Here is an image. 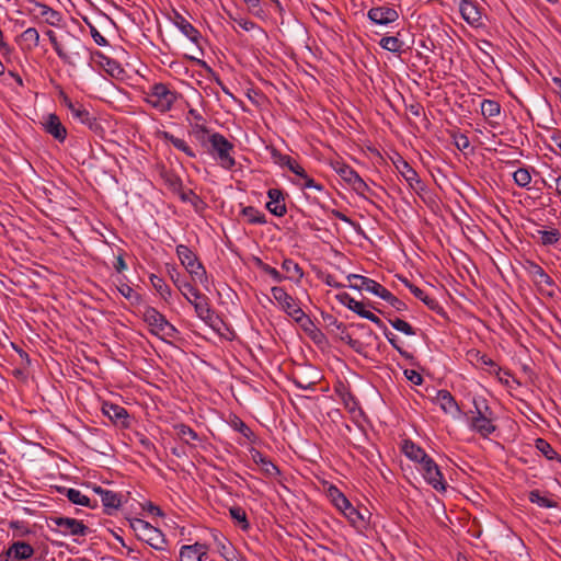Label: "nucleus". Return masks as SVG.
Masks as SVG:
<instances>
[{"instance_id":"29","label":"nucleus","mask_w":561,"mask_h":561,"mask_svg":"<svg viewBox=\"0 0 561 561\" xmlns=\"http://www.w3.org/2000/svg\"><path fill=\"white\" fill-rule=\"evenodd\" d=\"M161 136L165 141L170 142L174 148L182 151L187 157L196 158L195 151L187 145V142L184 139L175 137L169 131H162Z\"/></svg>"},{"instance_id":"36","label":"nucleus","mask_w":561,"mask_h":561,"mask_svg":"<svg viewBox=\"0 0 561 561\" xmlns=\"http://www.w3.org/2000/svg\"><path fill=\"white\" fill-rule=\"evenodd\" d=\"M535 447L539 450L547 459L553 460L557 459L561 462V457L554 450V448L543 438H537L535 440Z\"/></svg>"},{"instance_id":"60","label":"nucleus","mask_w":561,"mask_h":561,"mask_svg":"<svg viewBox=\"0 0 561 561\" xmlns=\"http://www.w3.org/2000/svg\"><path fill=\"white\" fill-rule=\"evenodd\" d=\"M404 375L413 385L419 386L423 382L422 375L413 369H405Z\"/></svg>"},{"instance_id":"19","label":"nucleus","mask_w":561,"mask_h":561,"mask_svg":"<svg viewBox=\"0 0 561 561\" xmlns=\"http://www.w3.org/2000/svg\"><path fill=\"white\" fill-rule=\"evenodd\" d=\"M270 202L266 203L267 210L277 217H283L287 213L284 194L278 188H270L267 191Z\"/></svg>"},{"instance_id":"1","label":"nucleus","mask_w":561,"mask_h":561,"mask_svg":"<svg viewBox=\"0 0 561 561\" xmlns=\"http://www.w3.org/2000/svg\"><path fill=\"white\" fill-rule=\"evenodd\" d=\"M180 94L168 84L158 82L149 87L145 92V102L159 113L171 111Z\"/></svg>"},{"instance_id":"52","label":"nucleus","mask_w":561,"mask_h":561,"mask_svg":"<svg viewBox=\"0 0 561 561\" xmlns=\"http://www.w3.org/2000/svg\"><path fill=\"white\" fill-rule=\"evenodd\" d=\"M21 38L24 41V42H27L30 45H28V48H33V47H36L38 46L39 44V33L38 31L35 28V27H28L26 28L22 34H21Z\"/></svg>"},{"instance_id":"16","label":"nucleus","mask_w":561,"mask_h":561,"mask_svg":"<svg viewBox=\"0 0 561 561\" xmlns=\"http://www.w3.org/2000/svg\"><path fill=\"white\" fill-rule=\"evenodd\" d=\"M459 10L463 20L472 26L481 25L482 12L479 4L473 0H462Z\"/></svg>"},{"instance_id":"45","label":"nucleus","mask_w":561,"mask_h":561,"mask_svg":"<svg viewBox=\"0 0 561 561\" xmlns=\"http://www.w3.org/2000/svg\"><path fill=\"white\" fill-rule=\"evenodd\" d=\"M474 407V415L472 417H489L493 416V411L488 405V402L484 398H474L473 399Z\"/></svg>"},{"instance_id":"8","label":"nucleus","mask_w":561,"mask_h":561,"mask_svg":"<svg viewBox=\"0 0 561 561\" xmlns=\"http://www.w3.org/2000/svg\"><path fill=\"white\" fill-rule=\"evenodd\" d=\"M59 96L61 99V103L70 111L75 119L88 126L89 129L93 131L101 130V124L96 117L91 115L82 104L73 103L64 91H60Z\"/></svg>"},{"instance_id":"20","label":"nucleus","mask_w":561,"mask_h":561,"mask_svg":"<svg viewBox=\"0 0 561 561\" xmlns=\"http://www.w3.org/2000/svg\"><path fill=\"white\" fill-rule=\"evenodd\" d=\"M44 130L57 141L64 142L67 138V129L56 114H49L43 123Z\"/></svg>"},{"instance_id":"18","label":"nucleus","mask_w":561,"mask_h":561,"mask_svg":"<svg viewBox=\"0 0 561 561\" xmlns=\"http://www.w3.org/2000/svg\"><path fill=\"white\" fill-rule=\"evenodd\" d=\"M434 402L439 404L440 409L447 414L453 416H458L461 414V410L456 399L448 390H438L436 392Z\"/></svg>"},{"instance_id":"56","label":"nucleus","mask_w":561,"mask_h":561,"mask_svg":"<svg viewBox=\"0 0 561 561\" xmlns=\"http://www.w3.org/2000/svg\"><path fill=\"white\" fill-rule=\"evenodd\" d=\"M248 7V10L257 18H264L265 12L261 7L260 0H243Z\"/></svg>"},{"instance_id":"23","label":"nucleus","mask_w":561,"mask_h":561,"mask_svg":"<svg viewBox=\"0 0 561 561\" xmlns=\"http://www.w3.org/2000/svg\"><path fill=\"white\" fill-rule=\"evenodd\" d=\"M207 554L206 545L196 542L191 546H183L180 550V561H203Z\"/></svg>"},{"instance_id":"4","label":"nucleus","mask_w":561,"mask_h":561,"mask_svg":"<svg viewBox=\"0 0 561 561\" xmlns=\"http://www.w3.org/2000/svg\"><path fill=\"white\" fill-rule=\"evenodd\" d=\"M129 526L139 540L145 541L156 550L164 549L167 540L159 528L140 518L129 519Z\"/></svg>"},{"instance_id":"38","label":"nucleus","mask_w":561,"mask_h":561,"mask_svg":"<svg viewBox=\"0 0 561 561\" xmlns=\"http://www.w3.org/2000/svg\"><path fill=\"white\" fill-rule=\"evenodd\" d=\"M282 268L288 274L289 279L300 280L304 276L302 268L291 259H285L282 263Z\"/></svg>"},{"instance_id":"30","label":"nucleus","mask_w":561,"mask_h":561,"mask_svg":"<svg viewBox=\"0 0 561 561\" xmlns=\"http://www.w3.org/2000/svg\"><path fill=\"white\" fill-rule=\"evenodd\" d=\"M64 490L66 491L67 499L71 503L77 504V505H81V506H87V507H90V508L98 507V502L96 501H91L87 495L82 494L79 490H77V489H65V488H64Z\"/></svg>"},{"instance_id":"57","label":"nucleus","mask_w":561,"mask_h":561,"mask_svg":"<svg viewBox=\"0 0 561 561\" xmlns=\"http://www.w3.org/2000/svg\"><path fill=\"white\" fill-rule=\"evenodd\" d=\"M104 62L102 64V66L104 67V69L111 75V76H115V73H121L123 70L122 68L119 67V65L111 59V58H107L105 56H102Z\"/></svg>"},{"instance_id":"7","label":"nucleus","mask_w":561,"mask_h":561,"mask_svg":"<svg viewBox=\"0 0 561 561\" xmlns=\"http://www.w3.org/2000/svg\"><path fill=\"white\" fill-rule=\"evenodd\" d=\"M176 254L182 265L186 268V271L192 275V277L195 280H199L202 284L205 280H207V275L204 266L188 247L184 244H179L176 247Z\"/></svg>"},{"instance_id":"43","label":"nucleus","mask_w":561,"mask_h":561,"mask_svg":"<svg viewBox=\"0 0 561 561\" xmlns=\"http://www.w3.org/2000/svg\"><path fill=\"white\" fill-rule=\"evenodd\" d=\"M379 45L381 48L391 51V53H401L403 47V42L400 41L397 36H385L379 41Z\"/></svg>"},{"instance_id":"35","label":"nucleus","mask_w":561,"mask_h":561,"mask_svg":"<svg viewBox=\"0 0 561 561\" xmlns=\"http://www.w3.org/2000/svg\"><path fill=\"white\" fill-rule=\"evenodd\" d=\"M171 277L174 285L179 288V290L187 299V301H191L192 298H198L199 290L196 287H194L191 283L180 279L179 275L176 277L172 275Z\"/></svg>"},{"instance_id":"10","label":"nucleus","mask_w":561,"mask_h":561,"mask_svg":"<svg viewBox=\"0 0 561 561\" xmlns=\"http://www.w3.org/2000/svg\"><path fill=\"white\" fill-rule=\"evenodd\" d=\"M528 273L542 295L549 298L554 297V282L539 264L529 262Z\"/></svg>"},{"instance_id":"9","label":"nucleus","mask_w":561,"mask_h":561,"mask_svg":"<svg viewBox=\"0 0 561 561\" xmlns=\"http://www.w3.org/2000/svg\"><path fill=\"white\" fill-rule=\"evenodd\" d=\"M49 523L57 527L56 529L51 528V530L58 531L62 536H85L89 533V527L76 518L51 516Z\"/></svg>"},{"instance_id":"42","label":"nucleus","mask_w":561,"mask_h":561,"mask_svg":"<svg viewBox=\"0 0 561 561\" xmlns=\"http://www.w3.org/2000/svg\"><path fill=\"white\" fill-rule=\"evenodd\" d=\"M46 35L48 36L49 38V42L54 48V50L56 51L57 56L65 62V64H68V65H72L73 62L70 60V57L69 55L64 50L62 46L60 45V43L58 42L57 37H56V34L51 31V30H48L46 32Z\"/></svg>"},{"instance_id":"5","label":"nucleus","mask_w":561,"mask_h":561,"mask_svg":"<svg viewBox=\"0 0 561 561\" xmlns=\"http://www.w3.org/2000/svg\"><path fill=\"white\" fill-rule=\"evenodd\" d=\"M272 296L282 309L291 317L297 323H311L309 317L298 306L294 297H291L283 287H272Z\"/></svg>"},{"instance_id":"50","label":"nucleus","mask_w":561,"mask_h":561,"mask_svg":"<svg viewBox=\"0 0 561 561\" xmlns=\"http://www.w3.org/2000/svg\"><path fill=\"white\" fill-rule=\"evenodd\" d=\"M180 198L182 202L191 203L196 210H199L204 205L201 197L196 195L192 190L181 191Z\"/></svg>"},{"instance_id":"2","label":"nucleus","mask_w":561,"mask_h":561,"mask_svg":"<svg viewBox=\"0 0 561 561\" xmlns=\"http://www.w3.org/2000/svg\"><path fill=\"white\" fill-rule=\"evenodd\" d=\"M141 318L148 324L150 333L162 340L165 337L174 339L179 333L176 328L151 306H145Z\"/></svg>"},{"instance_id":"3","label":"nucleus","mask_w":561,"mask_h":561,"mask_svg":"<svg viewBox=\"0 0 561 561\" xmlns=\"http://www.w3.org/2000/svg\"><path fill=\"white\" fill-rule=\"evenodd\" d=\"M208 142L210 144L209 152L217 159L219 165L226 170H232L236 167L234 145L220 133L209 135Z\"/></svg>"},{"instance_id":"58","label":"nucleus","mask_w":561,"mask_h":561,"mask_svg":"<svg viewBox=\"0 0 561 561\" xmlns=\"http://www.w3.org/2000/svg\"><path fill=\"white\" fill-rule=\"evenodd\" d=\"M351 186L353 187V190L358 194V195H362V196H365V194L367 192H370V188L369 186L365 183V181L358 176L355 181H353V183L351 184Z\"/></svg>"},{"instance_id":"31","label":"nucleus","mask_w":561,"mask_h":561,"mask_svg":"<svg viewBox=\"0 0 561 561\" xmlns=\"http://www.w3.org/2000/svg\"><path fill=\"white\" fill-rule=\"evenodd\" d=\"M101 501L104 506L105 514L111 515L113 510H117L121 506L122 495L107 490V492H103Z\"/></svg>"},{"instance_id":"64","label":"nucleus","mask_w":561,"mask_h":561,"mask_svg":"<svg viewBox=\"0 0 561 561\" xmlns=\"http://www.w3.org/2000/svg\"><path fill=\"white\" fill-rule=\"evenodd\" d=\"M167 180V183L169 184V186L174 191H181V187H182V181L179 176L174 175V174H170L165 178Z\"/></svg>"},{"instance_id":"15","label":"nucleus","mask_w":561,"mask_h":561,"mask_svg":"<svg viewBox=\"0 0 561 561\" xmlns=\"http://www.w3.org/2000/svg\"><path fill=\"white\" fill-rule=\"evenodd\" d=\"M34 554V548L25 541L13 542L5 553L4 561H26Z\"/></svg>"},{"instance_id":"41","label":"nucleus","mask_w":561,"mask_h":561,"mask_svg":"<svg viewBox=\"0 0 561 561\" xmlns=\"http://www.w3.org/2000/svg\"><path fill=\"white\" fill-rule=\"evenodd\" d=\"M341 512L353 526L363 527L365 525L364 516L351 504V502L348 503V507L343 508Z\"/></svg>"},{"instance_id":"46","label":"nucleus","mask_w":561,"mask_h":561,"mask_svg":"<svg viewBox=\"0 0 561 561\" xmlns=\"http://www.w3.org/2000/svg\"><path fill=\"white\" fill-rule=\"evenodd\" d=\"M150 282L160 296L168 301L171 297V288L165 284V282L156 275H151Z\"/></svg>"},{"instance_id":"33","label":"nucleus","mask_w":561,"mask_h":561,"mask_svg":"<svg viewBox=\"0 0 561 561\" xmlns=\"http://www.w3.org/2000/svg\"><path fill=\"white\" fill-rule=\"evenodd\" d=\"M327 495L339 511L348 507L350 501L335 485H329L327 489Z\"/></svg>"},{"instance_id":"40","label":"nucleus","mask_w":561,"mask_h":561,"mask_svg":"<svg viewBox=\"0 0 561 561\" xmlns=\"http://www.w3.org/2000/svg\"><path fill=\"white\" fill-rule=\"evenodd\" d=\"M528 499L531 503L537 504L540 507L554 508L558 503L551 499L542 496L539 490H533L528 494Z\"/></svg>"},{"instance_id":"14","label":"nucleus","mask_w":561,"mask_h":561,"mask_svg":"<svg viewBox=\"0 0 561 561\" xmlns=\"http://www.w3.org/2000/svg\"><path fill=\"white\" fill-rule=\"evenodd\" d=\"M30 4H31L30 11L34 12V13L36 12L38 14V16L44 19V21L47 24L56 26L61 22V20H62L61 13L54 10L53 8L48 7L47 4H44V3L35 1V0L30 1Z\"/></svg>"},{"instance_id":"25","label":"nucleus","mask_w":561,"mask_h":561,"mask_svg":"<svg viewBox=\"0 0 561 561\" xmlns=\"http://www.w3.org/2000/svg\"><path fill=\"white\" fill-rule=\"evenodd\" d=\"M272 156L276 163H278L282 167H287L298 178L306 176L305 169L290 156L282 154L276 149L272 151Z\"/></svg>"},{"instance_id":"17","label":"nucleus","mask_w":561,"mask_h":561,"mask_svg":"<svg viewBox=\"0 0 561 561\" xmlns=\"http://www.w3.org/2000/svg\"><path fill=\"white\" fill-rule=\"evenodd\" d=\"M188 302L194 306L195 312L201 320L213 325L215 312L210 308L208 298L205 295L199 291L198 298H192Z\"/></svg>"},{"instance_id":"49","label":"nucleus","mask_w":561,"mask_h":561,"mask_svg":"<svg viewBox=\"0 0 561 561\" xmlns=\"http://www.w3.org/2000/svg\"><path fill=\"white\" fill-rule=\"evenodd\" d=\"M175 428L178 431L179 438L186 444H190L191 440L198 439L197 433L185 424H180Z\"/></svg>"},{"instance_id":"59","label":"nucleus","mask_w":561,"mask_h":561,"mask_svg":"<svg viewBox=\"0 0 561 561\" xmlns=\"http://www.w3.org/2000/svg\"><path fill=\"white\" fill-rule=\"evenodd\" d=\"M119 293L127 299L131 300L133 298L138 299L139 295L135 293V290L127 284H122L118 287Z\"/></svg>"},{"instance_id":"22","label":"nucleus","mask_w":561,"mask_h":561,"mask_svg":"<svg viewBox=\"0 0 561 561\" xmlns=\"http://www.w3.org/2000/svg\"><path fill=\"white\" fill-rule=\"evenodd\" d=\"M252 460L261 467L262 472L268 477L274 478L279 476L280 471L276 465L272 462L266 456H264L257 449H252L250 451Z\"/></svg>"},{"instance_id":"48","label":"nucleus","mask_w":561,"mask_h":561,"mask_svg":"<svg viewBox=\"0 0 561 561\" xmlns=\"http://www.w3.org/2000/svg\"><path fill=\"white\" fill-rule=\"evenodd\" d=\"M335 170L337 174L350 185L359 176L353 168L344 163L339 164Z\"/></svg>"},{"instance_id":"26","label":"nucleus","mask_w":561,"mask_h":561,"mask_svg":"<svg viewBox=\"0 0 561 561\" xmlns=\"http://www.w3.org/2000/svg\"><path fill=\"white\" fill-rule=\"evenodd\" d=\"M402 453L412 461L417 462L420 466L425 462L430 456L420 446L415 445L412 440L407 439L402 445Z\"/></svg>"},{"instance_id":"11","label":"nucleus","mask_w":561,"mask_h":561,"mask_svg":"<svg viewBox=\"0 0 561 561\" xmlns=\"http://www.w3.org/2000/svg\"><path fill=\"white\" fill-rule=\"evenodd\" d=\"M425 481L431 484L436 491H445L446 483L436 462L430 457L419 468Z\"/></svg>"},{"instance_id":"53","label":"nucleus","mask_w":561,"mask_h":561,"mask_svg":"<svg viewBox=\"0 0 561 561\" xmlns=\"http://www.w3.org/2000/svg\"><path fill=\"white\" fill-rule=\"evenodd\" d=\"M450 137L453 138V142L458 150L465 152L470 147V140L465 134L450 131Z\"/></svg>"},{"instance_id":"34","label":"nucleus","mask_w":561,"mask_h":561,"mask_svg":"<svg viewBox=\"0 0 561 561\" xmlns=\"http://www.w3.org/2000/svg\"><path fill=\"white\" fill-rule=\"evenodd\" d=\"M241 215L251 225H265L267 222L265 215L253 206L243 207Z\"/></svg>"},{"instance_id":"62","label":"nucleus","mask_w":561,"mask_h":561,"mask_svg":"<svg viewBox=\"0 0 561 561\" xmlns=\"http://www.w3.org/2000/svg\"><path fill=\"white\" fill-rule=\"evenodd\" d=\"M551 146L554 148V151L561 156V131L554 130L550 136Z\"/></svg>"},{"instance_id":"12","label":"nucleus","mask_w":561,"mask_h":561,"mask_svg":"<svg viewBox=\"0 0 561 561\" xmlns=\"http://www.w3.org/2000/svg\"><path fill=\"white\" fill-rule=\"evenodd\" d=\"M394 165L412 190L417 193L424 191V183L421 181L419 174L402 157L398 158Z\"/></svg>"},{"instance_id":"32","label":"nucleus","mask_w":561,"mask_h":561,"mask_svg":"<svg viewBox=\"0 0 561 561\" xmlns=\"http://www.w3.org/2000/svg\"><path fill=\"white\" fill-rule=\"evenodd\" d=\"M350 310H352L353 312L357 313L359 317L374 322L379 328H383V322L375 313H373L371 311L367 310L365 308V304L364 302L354 300L352 306H351V308H350Z\"/></svg>"},{"instance_id":"27","label":"nucleus","mask_w":561,"mask_h":561,"mask_svg":"<svg viewBox=\"0 0 561 561\" xmlns=\"http://www.w3.org/2000/svg\"><path fill=\"white\" fill-rule=\"evenodd\" d=\"M173 22L188 39L197 43L199 32L182 14L174 12Z\"/></svg>"},{"instance_id":"51","label":"nucleus","mask_w":561,"mask_h":561,"mask_svg":"<svg viewBox=\"0 0 561 561\" xmlns=\"http://www.w3.org/2000/svg\"><path fill=\"white\" fill-rule=\"evenodd\" d=\"M513 179L518 186L526 187L531 181V175L528 169L519 168L513 173Z\"/></svg>"},{"instance_id":"13","label":"nucleus","mask_w":561,"mask_h":561,"mask_svg":"<svg viewBox=\"0 0 561 561\" xmlns=\"http://www.w3.org/2000/svg\"><path fill=\"white\" fill-rule=\"evenodd\" d=\"M367 16L376 24L387 25L397 21L399 19V13L393 8L379 5L371 8L368 11Z\"/></svg>"},{"instance_id":"39","label":"nucleus","mask_w":561,"mask_h":561,"mask_svg":"<svg viewBox=\"0 0 561 561\" xmlns=\"http://www.w3.org/2000/svg\"><path fill=\"white\" fill-rule=\"evenodd\" d=\"M190 134L202 145L205 146L208 142L209 130L202 123H191Z\"/></svg>"},{"instance_id":"21","label":"nucleus","mask_w":561,"mask_h":561,"mask_svg":"<svg viewBox=\"0 0 561 561\" xmlns=\"http://www.w3.org/2000/svg\"><path fill=\"white\" fill-rule=\"evenodd\" d=\"M102 411L115 424H119L124 427L128 426V413L125 408L118 404L104 402L102 405Z\"/></svg>"},{"instance_id":"47","label":"nucleus","mask_w":561,"mask_h":561,"mask_svg":"<svg viewBox=\"0 0 561 561\" xmlns=\"http://www.w3.org/2000/svg\"><path fill=\"white\" fill-rule=\"evenodd\" d=\"M501 106L496 101L483 100L481 103V113L484 117H495L500 114Z\"/></svg>"},{"instance_id":"55","label":"nucleus","mask_w":561,"mask_h":561,"mask_svg":"<svg viewBox=\"0 0 561 561\" xmlns=\"http://www.w3.org/2000/svg\"><path fill=\"white\" fill-rule=\"evenodd\" d=\"M301 180V182H295L296 184L300 185L301 188H312V190H316V191H319V192H322L323 191V185L316 182L312 178H310L307 173H306V176H300L299 178Z\"/></svg>"},{"instance_id":"54","label":"nucleus","mask_w":561,"mask_h":561,"mask_svg":"<svg viewBox=\"0 0 561 561\" xmlns=\"http://www.w3.org/2000/svg\"><path fill=\"white\" fill-rule=\"evenodd\" d=\"M389 322L396 330L407 335H414L416 333L410 323L400 318L389 319Z\"/></svg>"},{"instance_id":"28","label":"nucleus","mask_w":561,"mask_h":561,"mask_svg":"<svg viewBox=\"0 0 561 561\" xmlns=\"http://www.w3.org/2000/svg\"><path fill=\"white\" fill-rule=\"evenodd\" d=\"M347 279L350 282V287L353 289L367 290L369 293H374V290L377 289L376 287L378 283L366 276H362L358 274H350L347 276Z\"/></svg>"},{"instance_id":"37","label":"nucleus","mask_w":561,"mask_h":561,"mask_svg":"<svg viewBox=\"0 0 561 561\" xmlns=\"http://www.w3.org/2000/svg\"><path fill=\"white\" fill-rule=\"evenodd\" d=\"M537 234L539 236L540 243L542 245H553L561 239V232L557 228H551L550 230H537Z\"/></svg>"},{"instance_id":"63","label":"nucleus","mask_w":561,"mask_h":561,"mask_svg":"<svg viewBox=\"0 0 561 561\" xmlns=\"http://www.w3.org/2000/svg\"><path fill=\"white\" fill-rule=\"evenodd\" d=\"M262 272L270 275L277 283H280L285 278L275 267H272L268 264L263 267Z\"/></svg>"},{"instance_id":"6","label":"nucleus","mask_w":561,"mask_h":561,"mask_svg":"<svg viewBox=\"0 0 561 561\" xmlns=\"http://www.w3.org/2000/svg\"><path fill=\"white\" fill-rule=\"evenodd\" d=\"M322 320L330 334L334 335L340 341L345 342L356 353H362L363 343L351 336L347 332V327L343 322H340L334 316L329 313H322Z\"/></svg>"},{"instance_id":"24","label":"nucleus","mask_w":561,"mask_h":561,"mask_svg":"<svg viewBox=\"0 0 561 561\" xmlns=\"http://www.w3.org/2000/svg\"><path fill=\"white\" fill-rule=\"evenodd\" d=\"M469 427L482 437H489L496 430V426L493 423V416L471 417Z\"/></svg>"},{"instance_id":"61","label":"nucleus","mask_w":561,"mask_h":561,"mask_svg":"<svg viewBox=\"0 0 561 561\" xmlns=\"http://www.w3.org/2000/svg\"><path fill=\"white\" fill-rule=\"evenodd\" d=\"M376 288L377 289H375L373 294L386 300L387 302H390L394 295H392L387 288L381 286L379 283Z\"/></svg>"},{"instance_id":"44","label":"nucleus","mask_w":561,"mask_h":561,"mask_svg":"<svg viewBox=\"0 0 561 561\" xmlns=\"http://www.w3.org/2000/svg\"><path fill=\"white\" fill-rule=\"evenodd\" d=\"M229 514L233 520L240 524L242 530H248L250 528V523L248 520L247 513L241 506L230 507Z\"/></svg>"}]
</instances>
